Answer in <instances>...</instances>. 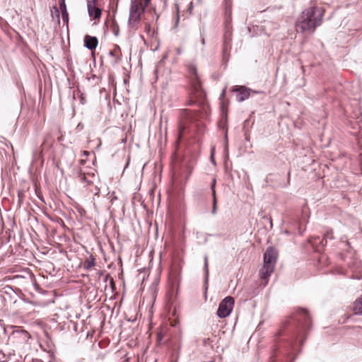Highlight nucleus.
Listing matches in <instances>:
<instances>
[{"instance_id": "nucleus-19", "label": "nucleus", "mask_w": 362, "mask_h": 362, "mask_svg": "<svg viewBox=\"0 0 362 362\" xmlns=\"http://www.w3.org/2000/svg\"><path fill=\"white\" fill-rule=\"evenodd\" d=\"M107 195H110L109 199H110L112 205L115 203V201L117 200V197L115 194V192H112L111 194L108 192Z\"/></svg>"}, {"instance_id": "nucleus-15", "label": "nucleus", "mask_w": 362, "mask_h": 362, "mask_svg": "<svg viewBox=\"0 0 362 362\" xmlns=\"http://www.w3.org/2000/svg\"><path fill=\"white\" fill-rule=\"evenodd\" d=\"M211 194L213 197V206H212V214L215 215L216 214L217 211V198H216V189H211Z\"/></svg>"}, {"instance_id": "nucleus-32", "label": "nucleus", "mask_w": 362, "mask_h": 362, "mask_svg": "<svg viewBox=\"0 0 362 362\" xmlns=\"http://www.w3.org/2000/svg\"><path fill=\"white\" fill-rule=\"evenodd\" d=\"M177 53L178 54H180L181 53V50L180 49H177Z\"/></svg>"}, {"instance_id": "nucleus-28", "label": "nucleus", "mask_w": 362, "mask_h": 362, "mask_svg": "<svg viewBox=\"0 0 362 362\" xmlns=\"http://www.w3.org/2000/svg\"><path fill=\"white\" fill-rule=\"evenodd\" d=\"M194 103H195V102H194V100H189L188 101V105H193Z\"/></svg>"}, {"instance_id": "nucleus-24", "label": "nucleus", "mask_w": 362, "mask_h": 362, "mask_svg": "<svg viewBox=\"0 0 362 362\" xmlns=\"http://www.w3.org/2000/svg\"><path fill=\"white\" fill-rule=\"evenodd\" d=\"M216 184V178H214L211 182V189H215Z\"/></svg>"}, {"instance_id": "nucleus-14", "label": "nucleus", "mask_w": 362, "mask_h": 362, "mask_svg": "<svg viewBox=\"0 0 362 362\" xmlns=\"http://www.w3.org/2000/svg\"><path fill=\"white\" fill-rule=\"evenodd\" d=\"M354 311L356 315H362V296L354 302Z\"/></svg>"}, {"instance_id": "nucleus-10", "label": "nucleus", "mask_w": 362, "mask_h": 362, "mask_svg": "<svg viewBox=\"0 0 362 362\" xmlns=\"http://www.w3.org/2000/svg\"><path fill=\"white\" fill-rule=\"evenodd\" d=\"M108 55L112 58V64H115L119 62L120 59V48L118 45H115L112 50H110Z\"/></svg>"}, {"instance_id": "nucleus-26", "label": "nucleus", "mask_w": 362, "mask_h": 362, "mask_svg": "<svg viewBox=\"0 0 362 362\" xmlns=\"http://www.w3.org/2000/svg\"><path fill=\"white\" fill-rule=\"evenodd\" d=\"M201 37H202L201 43H202V45H205L204 37L202 36V35H201Z\"/></svg>"}, {"instance_id": "nucleus-33", "label": "nucleus", "mask_w": 362, "mask_h": 362, "mask_svg": "<svg viewBox=\"0 0 362 362\" xmlns=\"http://www.w3.org/2000/svg\"><path fill=\"white\" fill-rule=\"evenodd\" d=\"M224 93H225V89L223 90V93H222V95H224Z\"/></svg>"}, {"instance_id": "nucleus-29", "label": "nucleus", "mask_w": 362, "mask_h": 362, "mask_svg": "<svg viewBox=\"0 0 362 362\" xmlns=\"http://www.w3.org/2000/svg\"><path fill=\"white\" fill-rule=\"evenodd\" d=\"M83 154L86 156H88L90 154V153L87 151H83Z\"/></svg>"}, {"instance_id": "nucleus-31", "label": "nucleus", "mask_w": 362, "mask_h": 362, "mask_svg": "<svg viewBox=\"0 0 362 362\" xmlns=\"http://www.w3.org/2000/svg\"><path fill=\"white\" fill-rule=\"evenodd\" d=\"M179 19H180V16H179V15L177 14V15L176 24H177V23H178V22H179Z\"/></svg>"}, {"instance_id": "nucleus-4", "label": "nucleus", "mask_w": 362, "mask_h": 362, "mask_svg": "<svg viewBox=\"0 0 362 362\" xmlns=\"http://www.w3.org/2000/svg\"><path fill=\"white\" fill-rule=\"evenodd\" d=\"M78 180L86 187L94 186L95 190L90 189L95 195L99 196L101 193V187H99L95 183L99 180L98 176L93 173H84L81 169L77 171Z\"/></svg>"}, {"instance_id": "nucleus-5", "label": "nucleus", "mask_w": 362, "mask_h": 362, "mask_svg": "<svg viewBox=\"0 0 362 362\" xmlns=\"http://www.w3.org/2000/svg\"><path fill=\"white\" fill-rule=\"evenodd\" d=\"M145 8L146 7L144 6L142 1L140 0H131L128 19V24L130 27H133L140 21L141 14Z\"/></svg>"}, {"instance_id": "nucleus-20", "label": "nucleus", "mask_w": 362, "mask_h": 362, "mask_svg": "<svg viewBox=\"0 0 362 362\" xmlns=\"http://www.w3.org/2000/svg\"><path fill=\"white\" fill-rule=\"evenodd\" d=\"M59 9L62 10H66V6L65 4V0H59Z\"/></svg>"}, {"instance_id": "nucleus-17", "label": "nucleus", "mask_w": 362, "mask_h": 362, "mask_svg": "<svg viewBox=\"0 0 362 362\" xmlns=\"http://www.w3.org/2000/svg\"><path fill=\"white\" fill-rule=\"evenodd\" d=\"M204 271H205V280H208L209 276V265H208V258L207 256L204 257Z\"/></svg>"}, {"instance_id": "nucleus-3", "label": "nucleus", "mask_w": 362, "mask_h": 362, "mask_svg": "<svg viewBox=\"0 0 362 362\" xmlns=\"http://www.w3.org/2000/svg\"><path fill=\"white\" fill-rule=\"evenodd\" d=\"M278 257V252L273 247H269L264 253V264L259 270V276L264 281L265 286L268 283V279L273 273Z\"/></svg>"}, {"instance_id": "nucleus-13", "label": "nucleus", "mask_w": 362, "mask_h": 362, "mask_svg": "<svg viewBox=\"0 0 362 362\" xmlns=\"http://www.w3.org/2000/svg\"><path fill=\"white\" fill-rule=\"evenodd\" d=\"M95 264V259L90 255L88 258L84 260L83 267L86 271H89Z\"/></svg>"}, {"instance_id": "nucleus-6", "label": "nucleus", "mask_w": 362, "mask_h": 362, "mask_svg": "<svg viewBox=\"0 0 362 362\" xmlns=\"http://www.w3.org/2000/svg\"><path fill=\"white\" fill-rule=\"evenodd\" d=\"M188 77L191 87L194 93H199L202 90V81L197 73V65L190 63L187 66Z\"/></svg>"}, {"instance_id": "nucleus-8", "label": "nucleus", "mask_w": 362, "mask_h": 362, "mask_svg": "<svg viewBox=\"0 0 362 362\" xmlns=\"http://www.w3.org/2000/svg\"><path fill=\"white\" fill-rule=\"evenodd\" d=\"M232 91L237 93V101L243 102L247 99L250 93H261L262 91L253 90L251 88L243 86H235L232 88Z\"/></svg>"}, {"instance_id": "nucleus-12", "label": "nucleus", "mask_w": 362, "mask_h": 362, "mask_svg": "<svg viewBox=\"0 0 362 362\" xmlns=\"http://www.w3.org/2000/svg\"><path fill=\"white\" fill-rule=\"evenodd\" d=\"M88 15L90 17H93L94 19H99L102 14V11L97 6H93L91 8H87Z\"/></svg>"}, {"instance_id": "nucleus-27", "label": "nucleus", "mask_w": 362, "mask_h": 362, "mask_svg": "<svg viewBox=\"0 0 362 362\" xmlns=\"http://www.w3.org/2000/svg\"><path fill=\"white\" fill-rule=\"evenodd\" d=\"M193 8L192 2H191L189 5L188 10L190 11Z\"/></svg>"}, {"instance_id": "nucleus-22", "label": "nucleus", "mask_w": 362, "mask_h": 362, "mask_svg": "<svg viewBox=\"0 0 362 362\" xmlns=\"http://www.w3.org/2000/svg\"><path fill=\"white\" fill-rule=\"evenodd\" d=\"M185 127L184 126V124H182L180 122V124H179V133H180V136L182 134L183 131L185 130Z\"/></svg>"}, {"instance_id": "nucleus-25", "label": "nucleus", "mask_w": 362, "mask_h": 362, "mask_svg": "<svg viewBox=\"0 0 362 362\" xmlns=\"http://www.w3.org/2000/svg\"><path fill=\"white\" fill-rule=\"evenodd\" d=\"M150 1H151V0H144V2H142V3H143L144 6L146 8V7L148 6V4H149Z\"/></svg>"}, {"instance_id": "nucleus-7", "label": "nucleus", "mask_w": 362, "mask_h": 362, "mask_svg": "<svg viewBox=\"0 0 362 362\" xmlns=\"http://www.w3.org/2000/svg\"><path fill=\"white\" fill-rule=\"evenodd\" d=\"M235 300L231 296L224 298L219 303L217 310V315L220 318L228 317L232 312Z\"/></svg>"}, {"instance_id": "nucleus-1", "label": "nucleus", "mask_w": 362, "mask_h": 362, "mask_svg": "<svg viewBox=\"0 0 362 362\" xmlns=\"http://www.w3.org/2000/svg\"><path fill=\"white\" fill-rule=\"evenodd\" d=\"M288 338L284 341L277 342L274 350L281 349L282 351H288L293 348L297 340L303 337L311 326L310 317L305 309H298L287 322Z\"/></svg>"}, {"instance_id": "nucleus-2", "label": "nucleus", "mask_w": 362, "mask_h": 362, "mask_svg": "<svg viewBox=\"0 0 362 362\" xmlns=\"http://www.w3.org/2000/svg\"><path fill=\"white\" fill-rule=\"evenodd\" d=\"M324 9L313 6L304 9L298 17L295 28L298 33H313L322 23Z\"/></svg>"}, {"instance_id": "nucleus-18", "label": "nucleus", "mask_w": 362, "mask_h": 362, "mask_svg": "<svg viewBox=\"0 0 362 362\" xmlns=\"http://www.w3.org/2000/svg\"><path fill=\"white\" fill-rule=\"evenodd\" d=\"M62 20L63 21L68 24V22H69V14H68V12H67V9L66 10H62Z\"/></svg>"}, {"instance_id": "nucleus-23", "label": "nucleus", "mask_w": 362, "mask_h": 362, "mask_svg": "<svg viewBox=\"0 0 362 362\" xmlns=\"http://www.w3.org/2000/svg\"><path fill=\"white\" fill-rule=\"evenodd\" d=\"M6 361V356L2 351L0 350V362H4Z\"/></svg>"}, {"instance_id": "nucleus-16", "label": "nucleus", "mask_w": 362, "mask_h": 362, "mask_svg": "<svg viewBox=\"0 0 362 362\" xmlns=\"http://www.w3.org/2000/svg\"><path fill=\"white\" fill-rule=\"evenodd\" d=\"M52 16L53 18L55 16L57 21L59 22V10L57 6L53 7V10L52 11Z\"/></svg>"}, {"instance_id": "nucleus-9", "label": "nucleus", "mask_w": 362, "mask_h": 362, "mask_svg": "<svg viewBox=\"0 0 362 362\" xmlns=\"http://www.w3.org/2000/svg\"><path fill=\"white\" fill-rule=\"evenodd\" d=\"M98 44V40L96 37H92L89 35H86L84 37V45L85 47L90 49L93 50L96 48Z\"/></svg>"}, {"instance_id": "nucleus-30", "label": "nucleus", "mask_w": 362, "mask_h": 362, "mask_svg": "<svg viewBox=\"0 0 362 362\" xmlns=\"http://www.w3.org/2000/svg\"><path fill=\"white\" fill-rule=\"evenodd\" d=\"M225 139H226V140L228 139V130H227V129L225 130Z\"/></svg>"}, {"instance_id": "nucleus-11", "label": "nucleus", "mask_w": 362, "mask_h": 362, "mask_svg": "<svg viewBox=\"0 0 362 362\" xmlns=\"http://www.w3.org/2000/svg\"><path fill=\"white\" fill-rule=\"evenodd\" d=\"M327 238H332V236L330 235L329 232H327L322 240H320V238H315L313 241H311V244L314 246L319 243L321 245V247H323L327 244Z\"/></svg>"}, {"instance_id": "nucleus-21", "label": "nucleus", "mask_w": 362, "mask_h": 362, "mask_svg": "<svg viewBox=\"0 0 362 362\" xmlns=\"http://www.w3.org/2000/svg\"><path fill=\"white\" fill-rule=\"evenodd\" d=\"M97 0H88L87 1V8H91L93 6H96Z\"/></svg>"}]
</instances>
